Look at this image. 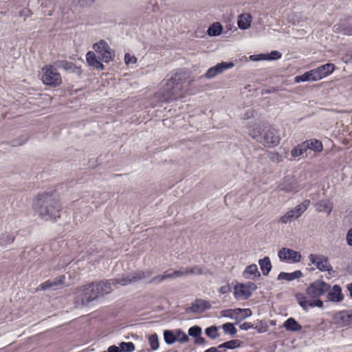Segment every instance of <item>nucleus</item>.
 <instances>
[{
	"label": "nucleus",
	"instance_id": "obj_1",
	"mask_svg": "<svg viewBox=\"0 0 352 352\" xmlns=\"http://www.w3.org/2000/svg\"><path fill=\"white\" fill-rule=\"evenodd\" d=\"M330 289V285L321 280L311 283L306 289V294L298 293L295 297L299 305L305 310L309 308L323 307V302L319 297L325 294Z\"/></svg>",
	"mask_w": 352,
	"mask_h": 352
},
{
	"label": "nucleus",
	"instance_id": "obj_2",
	"mask_svg": "<svg viewBox=\"0 0 352 352\" xmlns=\"http://www.w3.org/2000/svg\"><path fill=\"white\" fill-rule=\"evenodd\" d=\"M152 274L151 270L136 271L129 275H123L121 277L112 278L107 280H102L94 283L96 289L98 291L99 296L107 294L112 290V286L118 285L125 286L136 283L142 279L148 277Z\"/></svg>",
	"mask_w": 352,
	"mask_h": 352
},
{
	"label": "nucleus",
	"instance_id": "obj_3",
	"mask_svg": "<svg viewBox=\"0 0 352 352\" xmlns=\"http://www.w3.org/2000/svg\"><path fill=\"white\" fill-rule=\"evenodd\" d=\"M35 211L45 221L56 220L60 217V204L51 195H41L34 204Z\"/></svg>",
	"mask_w": 352,
	"mask_h": 352
},
{
	"label": "nucleus",
	"instance_id": "obj_4",
	"mask_svg": "<svg viewBox=\"0 0 352 352\" xmlns=\"http://www.w3.org/2000/svg\"><path fill=\"white\" fill-rule=\"evenodd\" d=\"M184 82L182 76L177 73L170 78L166 79L160 92V100L163 102H170L183 97L185 94Z\"/></svg>",
	"mask_w": 352,
	"mask_h": 352
},
{
	"label": "nucleus",
	"instance_id": "obj_5",
	"mask_svg": "<svg viewBox=\"0 0 352 352\" xmlns=\"http://www.w3.org/2000/svg\"><path fill=\"white\" fill-rule=\"evenodd\" d=\"M249 134L257 142L267 147L276 146L280 142L277 131L271 126H266L261 129L260 126L255 124L250 126Z\"/></svg>",
	"mask_w": 352,
	"mask_h": 352
},
{
	"label": "nucleus",
	"instance_id": "obj_6",
	"mask_svg": "<svg viewBox=\"0 0 352 352\" xmlns=\"http://www.w3.org/2000/svg\"><path fill=\"white\" fill-rule=\"evenodd\" d=\"M310 205L309 199L304 200L302 203L297 205L295 208L287 212L284 215L280 217L278 223L287 224L294 220L298 219L306 211Z\"/></svg>",
	"mask_w": 352,
	"mask_h": 352
},
{
	"label": "nucleus",
	"instance_id": "obj_7",
	"mask_svg": "<svg viewBox=\"0 0 352 352\" xmlns=\"http://www.w3.org/2000/svg\"><path fill=\"white\" fill-rule=\"evenodd\" d=\"M41 80L45 85L52 87H57L62 82L60 74L52 65L43 67Z\"/></svg>",
	"mask_w": 352,
	"mask_h": 352
},
{
	"label": "nucleus",
	"instance_id": "obj_8",
	"mask_svg": "<svg viewBox=\"0 0 352 352\" xmlns=\"http://www.w3.org/2000/svg\"><path fill=\"white\" fill-rule=\"evenodd\" d=\"M78 292L80 293L81 304L83 306H88L91 302L100 297L94 283L83 286L82 289H78Z\"/></svg>",
	"mask_w": 352,
	"mask_h": 352
},
{
	"label": "nucleus",
	"instance_id": "obj_9",
	"mask_svg": "<svg viewBox=\"0 0 352 352\" xmlns=\"http://www.w3.org/2000/svg\"><path fill=\"white\" fill-rule=\"evenodd\" d=\"M256 285L251 282L239 283L234 287L233 295L237 300H246L250 297L252 292L256 289Z\"/></svg>",
	"mask_w": 352,
	"mask_h": 352
},
{
	"label": "nucleus",
	"instance_id": "obj_10",
	"mask_svg": "<svg viewBox=\"0 0 352 352\" xmlns=\"http://www.w3.org/2000/svg\"><path fill=\"white\" fill-rule=\"evenodd\" d=\"M221 316L223 318H228L236 322H240L252 316V312L250 309H229L221 311Z\"/></svg>",
	"mask_w": 352,
	"mask_h": 352
},
{
	"label": "nucleus",
	"instance_id": "obj_11",
	"mask_svg": "<svg viewBox=\"0 0 352 352\" xmlns=\"http://www.w3.org/2000/svg\"><path fill=\"white\" fill-rule=\"evenodd\" d=\"M96 53L100 55L102 60L109 63L113 59L114 53L110 48L108 43L104 40L95 43L93 47Z\"/></svg>",
	"mask_w": 352,
	"mask_h": 352
},
{
	"label": "nucleus",
	"instance_id": "obj_12",
	"mask_svg": "<svg viewBox=\"0 0 352 352\" xmlns=\"http://www.w3.org/2000/svg\"><path fill=\"white\" fill-rule=\"evenodd\" d=\"M278 256L280 261H290L292 263H298L301 260V254L294 250L283 248L278 252Z\"/></svg>",
	"mask_w": 352,
	"mask_h": 352
},
{
	"label": "nucleus",
	"instance_id": "obj_13",
	"mask_svg": "<svg viewBox=\"0 0 352 352\" xmlns=\"http://www.w3.org/2000/svg\"><path fill=\"white\" fill-rule=\"evenodd\" d=\"M309 260L322 272H330L332 270V267L329 263L327 258L322 255L310 254L309 256Z\"/></svg>",
	"mask_w": 352,
	"mask_h": 352
},
{
	"label": "nucleus",
	"instance_id": "obj_14",
	"mask_svg": "<svg viewBox=\"0 0 352 352\" xmlns=\"http://www.w3.org/2000/svg\"><path fill=\"white\" fill-rule=\"evenodd\" d=\"M234 65L232 62H221L209 68L205 74V76L208 79L212 78L223 72L232 68Z\"/></svg>",
	"mask_w": 352,
	"mask_h": 352
},
{
	"label": "nucleus",
	"instance_id": "obj_15",
	"mask_svg": "<svg viewBox=\"0 0 352 352\" xmlns=\"http://www.w3.org/2000/svg\"><path fill=\"white\" fill-rule=\"evenodd\" d=\"M211 305L206 300L197 299L192 305L187 309V311L193 313H201L206 309H210Z\"/></svg>",
	"mask_w": 352,
	"mask_h": 352
},
{
	"label": "nucleus",
	"instance_id": "obj_16",
	"mask_svg": "<svg viewBox=\"0 0 352 352\" xmlns=\"http://www.w3.org/2000/svg\"><path fill=\"white\" fill-rule=\"evenodd\" d=\"M327 293V299L329 301L334 302H340L344 299V296L342 293L341 287L335 285L333 287L329 289Z\"/></svg>",
	"mask_w": 352,
	"mask_h": 352
},
{
	"label": "nucleus",
	"instance_id": "obj_17",
	"mask_svg": "<svg viewBox=\"0 0 352 352\" xmlns=\"http://www.w3.org/2000/svg\"><path fill=\"white\" fill-rule=\"evenodd\" d=\"M335 69V65L332 63L322 65L316 69H314L316 76L318 80L331 74Z\"/></svg>",
	"mask_w": 352,
	"mask_h": 352
},
{
	"label": "nucleus",
	"instance_id": "obj_18",
	"mask_svg": "<svg viewBox=\"0 0 352 352\" xmlns=\"http://www.w3.org/2000/svg\"><path fill=\"white\" fill-rule=\"evenodd\" d=\"M280 188L285 192H296L298 190V186L294 179L287 177L280 185Z\"/></svg>",
	"mask_w": 352,
	"mask_h": 352
},
{
	"label": "nucleus",
	"instance_id": "obj_19",
	"mask_svg": "<svg viewBox=\"0 0 352 352\" xmlns=\"http://www.w3.org/2000/svg\"><path fill=\"white\" fill-rule=\"evenodd\" d=\"M334 31L338 33L351 36L352 35V19L347 22H342L334 25Z\"/></svg>",
	"mask_w": 352,
	"mask_h": 352
},
{
	"label": "nucleus",
	"instance_id": "obj_20",
	"mask_svg": "<svg viewBox=\"0 0 352 352\" xmlns=\"http://www.w3.org/2000/svg\"><path fill=\"white\" fill-rule=\"evenodd\" d=\"M243 276L246 279H252L258 278L261 276L260 272L258 270L257 265L252 264L248 265L243 272Z\"/></svg>",
	"mask_w": 352,
	"mask_h": 352
},
{
	"label": "nucleus",
	"instance_id": "obj_21",
	"mask_svg": "<svg viewBox=\"0 0 352 352\" xmlns=\"http://www.w3.org/2000/svg\"><path fill=\"white\" fill-rule=\"evenodd\" d=\"M87 62L89 65L92 66L98 69H104V65L98 60L96 56L93 52H88L86 54Z\"/></svg>",
	"mask_w": 352,
	"mask_h": 352
},
{
	"label": "nucleus",
	"instance_id": "obj_22",
	"mask_svg": "<svg viewBox=\"0 0 352 352\" xmlns=\"http://www.w3.org/2000/svg\"><path fill=\"white\" fill-rule=\"evenodd\" d=\"M283 326L288 331L296 332L302 329V326L294 318L287 319Z\"/></svg>",
	"mask_w": 352,
	"mask_h": 352
},
{
	"label": "nucleus",
	"instance_id": "obj_23",
	"mask_svg": "<svg viewBox=\"0 0 352 352\" xmlns=\"http://www.w3.org/2000/svg\"><path fill=\"white\" fill-rule=\"evenodd\" d=\"M315 206L317 211L327 212L328 214L333 209V204L329 200H320L316 204Z\"/></svg>",
	"mask_w": 352,
	"mask_h": 352
},
{
	"label": "nucleus",
	"instance_id": "obj_24",
	"mask_svg": "<svg viewBox=\"0 0 352 352\" xmlns=\"http://www.w3.org/2000/svg\"><path fill=\"white\" fill-rule=\"evenodd\" d=\"M302 276V273L300 270H296L292 273H287V272H280L277 279L280 280H285L287 281H292L296 278H299Z\"/></svg>",
	"mask_w": 352,
	"mask_h": 352
},
{
	"label": "nucleus",
	"instance_id": "obj_25",
	"mask_svg": "<svg viewBox=\"0 0 352 352\" xmlns=\"http://www.w3.org/2000/svg\"><path fill=\"white\" fill-rule=\"evenodd\" d=\"M318 80L317 76H316L315 72L314 69L310 70L307 72H305L301 76H297L295 77L296 82H306V81H317Z\"/></svg>",
	"mask_w": 352,
	"mask_h": 352
},
{
	"label": "nucleus",
	"instance_id": "obj_26",
	"mask_svg": "<svg viewBox=\"0 0 352 352\" xmlns=\"http://www.w3.org/2000/svg\"><path fill=\"white\" fill-rule=\"evenodd\" d=\"M258 264L264 276L268 275L272 270V264L270 258L268 256H265L263 258L260 259L258 261Z\"/></svg>",
	"mask_w": 352,
	"mask_h": 352
},
{
	"label": "nucleus",
	"instance_id": "obj_27",
	"mask_svg": "<svg viewBox=\"0 0 352 352\" xmlns=\"http://www.w3.org/2000/svg\"><path fill=\"white\" fill-rule=\"evenodd\" d=\"M251 16L250 14H241L238 19V26L241 30H247L250 26Z\"/></svg>",
	"mask_w": 352,
	"mask_h": 352
},
{
	"label": "nucleus",
	"instance_id": "obj_28",
	"mask_svg": "<svg viewBox=\"0 0 352 352\" xmlns=\"http://www.w3.org/2000/svg\"><path fill=\"white\" fill-rule=\"evenodd\" d=\"M305 143L308 144V149L314 151L315 152H320L323 149L322 142L316 139H311L305 141Z\"/></svg>",
	"mask_w": 352,
	"mask_h": 352
},
{
	"label": "nucleus",
	"instance_id": "obj_29",
	"mask_svg": "<svg viewBox=\"0 0 352 352\" xmlns=\"http://www.w3.org/2000/svg\"><path fill=\"white\" fill-rule=\"evenodd\" d=\"M14 232H5L0 236V245L2 246H6L13 242L14 239Z\"/></svg>",
	"mask_w": 352,
	"mask_h": 352
},
{
	"label": "nucleus",
	"instance_id": "obj_30",
	"mask_svg": "<svg viewBox=\"0 0 352 352\" xmlns=\"http://www.w3.org/2000/svg\"><path fill=\"white\" fill-rule=\"evenodd\" d=\"M223 28L219 23H214L208 29V34L211 36H219L221 34Z\"/></svg>",
	"mask_w": 352,
	"mask_h": 352
},
{
	"label": "nucleus",
	"instance_id": "obj_31",
	"mask_svg": "<svg viewBox=\"0 0 352 352\" xmlns=\"http://www.w3.org/2000/svg\"><path fill=\"white\" fill-rule=\"evenodd\" d=\"M307 149L308 144L305 143V142H303L292 150V155L293 157H298L306 152Z\"/></svg>",
	"mask_w": 352,
	"mask_h": 352
},
{
	"label": "nucleus",
	"instance_id": "obj_32",
	"mask_svg": "<svg viewBox=\"0 0 352 352\" xmlns=\"http://www.w3.org/2000/svg\"><path fill=\"white\" fill-rule=\"evenodd\" d=\"M164 341L168 344H172L175 342V333L170 330H165L164 331Z\"/></svg>",
	"mask_w": 352,
	"mask_h": 352
},
{
	"label": "nucleus",
	"instance_id": "obj_33",
	"mask_svg": "<svg viewBox=\"0 0 352 352\" xmlns=\"http://www.w3.org/2000/svg\"><path fill=\"white\" fill-rule=\"evenodd\" d=\"M222 329L225 333L230 334L232 336H235L237 330L234 327V324L230 322H227L223 324Z\"/></svg>",
	"mask_w": 352,
	"mask_h": 352
},
{
	"label": "nucleus",
	"instance_id": "obj_34",
	"mask_svg": "<svg viewBox=\"0 0 352 352\" xmlns=\"http://www.w3.org/2000/svg\"><path fill=\"white\" fill-rule=\"evenodd\" d=\"M175 342L178 341L181 343H185L188 341V337L186 334L185 332L180 329H177L175 331Z\"/></svg>",
	"mask_w": 352,
	"mask_h": 352
},
{
	"label": "nucleus",
	"instance_id": "obj_35",
	"mask_svg": "<svg viewBox=\"0 0 352 352\" xmlns=\"http://www.w3.org/2000/svg\"><path fill=\"white\" fill-rule=\"evenodd\" d=\"M186 272L188 274L199 275L205 274V270L199 265L194 266L192 267L186 268Z\"/></svg>",
	"mask_w": 352,
	"mask_h": 352
},
{
	"label": "nucleus",
	"instance_id": "obj_36",
	"mask_svg": "<svg viewBox=\"0 0 352 352\" xmlns=\"http://www.w3.org/2000/svg\"><path fill=\"white\" fill-rule=\"evenodd\" d=\"M239 345V341L238 340H232L226 342L219 346V348H226L229 349H235Z\"/></svg>",
	"mask_w": 352,
	"mask_h": 352
},
{
	"label": "nucleus",
	"instance_id": "obj_37",
	"mask_svg": "<svg viewBox=\"0 0 352 352\" xmlns=\"http://www.w3.org/2000/svg\"><path fill=\"white\" fill-rule=\"evenodd\" d=\"M120 348L122 352H132L135 350V345L131 342H122L120 344Z\"/></svg>",
	"mask_w": 352,
	"mask_h": 352
},
{
	"label": "nucleus",
	"instance_id": "obj_38",
	"mask_svg": "<svg viewBox=\"0 0 352 352\" xmlns=\"http://www.w3.org/2000/svg\"><path fill=\"white\" fill-rule=\"evenodd\" d=\"M148 341L152 350H157L159 348V340L157 334L154 333L150 336Z\"/></svg>",
	"mask_w": 352,
	"mask_h": 352
},
{
	"label": "nucleus",
	"instance_id": "obj_39",
	"mask_svg": "<svg viewBox=\"0 0 352 352\" xmlns=\"http://www.w3.org/2000/svg\"><path fill=\"white\" fill-rule=\"evenodd\" d=\"M58 67L65 70L71 71L74 68V65L72 62L61 60L58 63Z\"/></svg>",
	"mask_w": 352,
	"mask_h": 352
},
{
	"label": "nucleus",
	"instance_id": "obj_40",
	"mask_svg": "<svg viewBox=\"0 0 352 352\" xmlns=\"http://www.w3.org/2000/svg\"><path fill=\"white\" fill-rule=\"evenodd\" d=\"M41 290H46L48 289H56L57 287V283L56 281L47 280L40 285Z\"/></svg>",
	"mask_w": 352,
	"mask_h": 352
},
{
	"label": "nucleus",
	"instance_id": "obj_41",
	"mask_svg": "<svg viewBox=\"0 0 352 352\" xmlns=\"http://www.w3.org/2000/svg\"><path fill=\"white\" fill-rule=\"evenodd\" d=\"M201 333V328L199 326H193L188 329V335L195 338L200 336Z\"/></svg>",
	"mask_w": 352,
	"mask_h": 352
},
{
	"label": "nucleus",
	"instance_id": "obj_42",
	"mask_svg": "<svg viewBox=\"0 0 352 352\" xmlns=\"http://www.w3.org/2000/svg\"><path fill=\"white\" fill-rule=\"evenodd\" d=\"M206 334L212 339L216 338L218 336L217 327L211 326L210 327H208L206 329Z\"/></svg>",
	"mask_w": 352,
	"mask_h": 352
},
{
	"label": "nucleus",
	"instance_id": "obj_43",
	"mask_svg": "<svg viewBox=\"0 0 352 352\" xmlns=\"http://www.w3.org/2000/svg\"><path fill=\"white\" fill-rule=\"evenodd\" d=\"M267 60H278L282 57V54L280 52L278 51H272L269 54H266Z\"/></svg>",
	"mask_w": 352,
	"mask_h": 352
},
{
	"label": "nucleus",
	"instance_id": "obj_44",
	"mask_svg": "<svg viewBox=\"0 0 352 352\" xmlns=\"http://www.w3.org/2000/svg\"><path fill=\"white\" fill-rule=\"evenodd\" d=\"M252 61L267 60L266 54H254L250 56Z\"/></svg>",
	"mask_w": 352,
	"mask_h": 352
},
{
	"label": "nucleus",
	"instance_id": "obj_45",
	"mask_svg": "<svg viewBox=\"0 0 352 352\" xmlns=\"http://www.w3.org/2000/svg\"><path fill=\"white\" fill-rule=\"evenodd\" d=\"M137 61V58L134 56H131L129 54H125L124 62L126 65H129L130 64H135Z\"/></svg>",
	"mask_w": 352,
	"mask_h": 352
},
{
	"label": "nucleus",
	"instance_id": "obj_46",
	"mask_svg": "<svg viewBox=\"0 0 352 352\" xmlns=\"http://www.w3.org/2000/svg\"><path fill=\"white\" fill-rule=\"evenodd\" d=\"M95 0H72L73 3L81 6H89Z\"/></svg>",
	"mask_w": 352,
	"mask_h": 352
},
{
	"label": "nucleus",
	"instance_id": "obj_47",
	"mask_svg": "<svg viewBox=\"0 0 352 352\" xmlns=\"http://www.w3.org/2000/svg\"><path fill=\"white\" fill-rule=\"evenodd\" d=\"M173 274H174L175 278H179V277H181L183 276H186V275H187L186 268H182L179 270H175V271H173Z\"/></svg>",
	"mask_w": 352,
	"mask_h": 352
},
{
	"label": "nucleus",
	"instance_id": "obj_48",
	"mask_svg": "<svg viewBox=\"0 0 352 352\" xmlns=\"http://www.w3.org/2000/svg\"><path fill=\"white\" fill-rule=\"evenodd\" d=\"M342 60L346 63H352V50L346 52V54L342 57Z\"/></svg>",
	"mask_w": 352,
	"mask_h": 352
},
{
	"label": "nucleus",
	"instance_id": "obj_49",
	"mask_svg": "<svg viewBox=\"0 0 352 352\" xmlns=\"http://www.w3.org/2000/svg\"><path fill=\"white\" fill-rule=\"evenodd\" d=\"M230 292H231V287L228 284L223 285V286L220 287V288L219 289V292L221 294H225L229 293Z\"/></svg>",
	"mask_w": 352,
	"mask_h": 352
},
{
	"label": "nucleus",
	"instance_id": "obj_50",
	"mask_svg": "<svg viewBox=\"0 0 352 352\" xmlns=\"http://www.w3.org/2000/svg\"><path fill=\"white\" fill-rule=\"evenodd\" d=\"M164 280H165V277H164V274H162V275L156 276L154 278H153L151 279V283H162V282H163Z\"/></svg>",
	"mask_w": 352,
	"mask_h": 352
},
{
	"label": "nucleus",
	"instance_id": "obj_51",
	"mask_svg": "<svg viewBox=\"0 0 352 352\" xmlns=\"http://www.w3.org/2000/svg\"><path fill=\"white\" fill-rule=\"evenodd\" d=\"M239 328L241 330L247 331V330H249V329L253 328V324L251 322H243L241 324H240Z\"/></svg>",
	"mask_w": 352,
	"mask_h": 352
},
{
	"label": "nucleus",
	"instance_id": "obj_52",
	"mask_svg": "<svg viewBox=\"0 0 352 352\" xmlns=\"http://www.w3.org/2000/svg\"><path fill=\"white\" fill-rule=\"evenodd\" d=\"M346 243L349 245L352 246V229H350L346 234Z\"/></svg>",
	"mask_w": 352,
	"mask_h": 352
},
{
	"label": "nucleus",
	"instance_id": "obj_53",
	"mask_svg": "<svg viewBox=\"0 0 352 352\" xmlns=\"http://www.w3.org/2000/svg\"><path fill=\"white\" fill-rule=\"evenodd\" d=\"M108 352H122V350H120V346H117L116 345H111L110 346L108 349Z\"/></svg>",
	"mask_w": 352,
	"mask_h": 352
},
{
	"label": "nucleus",
	"instance_id": "obj_54",
	"mask_svg": "<svg viewBox=\"0 0 352 352\" xmlns=\"http://www.w3.org/2000/svg\"><path fill=\"white\" fill-rule=\"evenodd\" d=\"M164 274L165 280L175 279L173 271V272H170V270L166 271Z\"/></svg>",
	"mask_w": 352,
	"mask_h": 352
},
{
	"label": "nucleus",
	"instance_id": "obj_55",
	"mask_svg": "<svg viewBox=\"0 0 352 352\" xmlns=\"http://www.w3.org/2000/svg\"><path fill=\"white\" fill-rule=\"evenodd\" d=\"M65 280V276H60L58 278H56L54 281H56L57 283V287L59 285H61Z\"/></svg>",
	"mask_w": 352,
	"mask_h": 352
},
{
	"label": "nucleus",
	"instance_id": "obj_56",
	"mask_svg": "<svg viewBox=\"0 0 352 352\" xmlns=\"http://www.w3.org/2000/svg\"><path fill=\"white\" fill-rule=\"evenodd\" d=\"M195 342L197 344H203L205 343V340L204 338L199 336L198 337L195 338Z\"/></svg>",
	"mask_w": 352,
	"mask_h": 352
},
{
	"label": "nucleus",
	"instance_id": "obj_57",
	"mask_svg": "<svg viewBox=\"0 0 352 352\" xmlns=\"http://www.w3.org/2000/svg\"><path fill=\"white\" fill-rule=\"evenodd\" d=\"M204 352H220V351L216 347H211V348L206 350Z\"/></svg>",
	"mask_w": 352,
	"mask_h": 352
},
{
	"label": "nucleus",
	"instance_id": "obj_58",
	"mask_svg": "<svg viewBox=\"0 0 352 352\" xmlns=\"http://www.w3.org/2000/svg\"><path fill=\"white\" fill-rule=\"evenodd\" d=\"M347 289L349 292L351 297L352 298V283L347 285Z\"/></svg>",
	"mask_w": 352,
	"mask_h": 352
},
{
	"label": "nucleus",
	"instance_id": "obj_59",
	"mask_svg": "<svg viewBox=\"0 0 352 352\" xmlns=\"http://www.w3.org/2000/svg\"><path fill=\"white\" fill-rule=\"evenodd\" d=\"M276 160L278 161V155L276 156Z\"/></svg>",
	"mask_w": 352,
	"mask_h": 352
}]
</instances>
